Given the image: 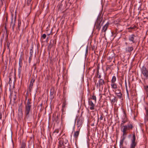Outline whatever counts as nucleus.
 <instances>
[{"label":"nucleus","mask_w":148,"mask_h":148,"mask_svg":"<svg viewBox=\"0 0 148 148\" xmlns=\"http://www.w3.org/2000/svg\"><path fill=\"white\" fill-rule=\"evenodd\" d=\"M27 96H26V99H27Z\"/></svg>","instance_id":"nucleus-64"},{"label":"nucleus","mask_w":148,"mask_h":148,"mask_svg":"<svg viewBox=\"0 0 148 148\" xmlns=\"http://www.w3.org/2000/svg\"><path fill=\"white\" fill-rule=\"evenodd\" d=\"M54 43V40H51L50 41V42L49 44V46L50 47H51L53 46Z\"/></svg>","instance_id":"nucleus-31"},{"label":"nucleus","mask_w":148,"mask_h":148,"mask_svg":"<svg viewBox=\"0 0 148 148\" xmlns=\"http://www.w3.org/2000/svg\"><path fill=\"white\" fill-rule=\"evenodd\" d=\"M2 117V115L1 112H0V119H1Z\"/></svg>","instance_id":"nucleus-57"},{"label":"nucleus","mask_w":148,"mask_h":148,"mask_svg":"<svg viewBox=\"0 0 148 148\" xmlns=\"http://www.w3.org/2000/svg\"><path fill=\"white\" fill-rule=\"evenodd\" d=\"M109 24V23H107L104 26H103L102 30V32H105L106 31L107 29Z\"/></svg>","instance_id":"nucleus-18"},{"label":"nucleus","mask_w":148,"mask_h":148,"mask_svg":"<svg viewBox=\"0 0 148 148\" xmlns=\"http://www.w3.org/2000/svg\"><path fill=\"white\" fill-rule=\"evenodd\" d=\"M75 123H76V120H75V121H74V126H73V130H74V129H75Z\"/></svg>","instance_id":"nucleus-50"},{"label":"nucleus","mask_w":148,"mask_h":148,"mask_svg":"<svg viewBox=\"0 0 148 148\" xmlns=\"http://www.w3.org/2000/svg\"><path fill=\"white\" fill-rule=\"evenodd\" d=\"M31 1H27V4L28 6H30V9H31L32 8V4H31Z\"/></svg>","instance_id":"nucleus-34"},{"label":"nucleus","mask_w":148,"mask_h":148,"mask_svg":"<svg viewBox=\"0 0 148 148\" xmlns=\"http://www.w3.org/2000/svg\"><path fill=\"white\" fill-rule=\"evenodd\" d=\"M125 86L126 89H126H127V85L126 80L125 81Z\"/></svg>","instance_id":"nucleus-53"},{"label":"nucleus","mask_w":148,"mask_h":148,"mask_svg":"<svg viewBox=\"0 0 148 148\" xmlns=\"http://www.w3.org/2000/svg\"><path fill=\"white\" fill-rule=\"evenodd\" d=\"M66 6V2H63L62 1L60 3H59L58 5V8L60 10H64Z\"/></svg>","instance_id":"nucleus-6"},{"label":"nucleus","mask_w":148,"mask_h":148,"mask_svg":"<svg viewBox=\"0 0 148 148\" xmlns=\"http://www.w3.org/2000/svg\"><path fill=\"white\" fill-rule=\"evenodd\" d=\"M91 99H93L95 100V102H96V97L95 96L93 95L91 98Z\"/></svg>","instance_id":"nucleus-37"},{"label":"nucleus","mask_w":148,"mask_h":148,"mask_svg":"<svg viewBox=\"0 0 148 148\" xmlns=\"http://www.w3.org/2000/svg\"><path fill=\"white\" fill-rule=\"evenodd\" d=\"M5 30L6 31V33H7V28H6V26H5Z\"/></svg>","instance_id":"nucleus-58"},{"label":"nucleus","mask_w":148,"mask_h":148,"mask_svg":"<svg viewBox=\"0 0 148 148\" xmlns=\"http://www.w3.org/2000/svg\"><path fill=\"white\" fill-rule=\"evenodd\" d=\"M22 103H21V105L20 106L19 109L18 110V115L19 116H22L23 115V113H22Z\"/></svg>","instance_id":"nucleus-15"},{"label":"nucleus","mask_w":148,"mask_h":148,"mask_svg":"<svg viewBox=\"0 0 148 148\" xmlns=\"http://www.w3.org/2000/svg\"><path fill=\"white\" fill-rule=\"evenodd\" d=\"M99 88H101L102 89L103 87V85L105 84V82L104 80L102 79H100L99 81Z\"/></svg>","instance_id":"nucleus-12"},{"label":"nucleus","mask_w":148,"mask_h":148,"mask_svg":"<svg viewBox=\"0 0 148 148\" xmlns=\"http://www.w3.org/2000/svg\"><path fill=\"white\" fill-rule=\"evenodd\" d=\"M115 94H116L117 96V97L119 99H121L122 98V94L121 92L120 93H115Z\"/></svg>","instance_id":"nucleus-26"},{"label":"nucleus","mask_w":148,"mask_h":148,"mask_svg":"<svg viewBox=\"0 0 148 148\" xmlns=\"http://www.w3.org/2000/svg\"><path fill=\"white\" fill-rule=\"evenodd\" d=\"M136 26H135V25H134V26L133 27H130L129 29H134L135 28H136Z\"/></svg>","instance_id":"nucleus-44"},{"label":"nucleus","mask_w":148,"mask_h":148,"mask_svg":"<svg viewBox=\"0 0 148 148\" xmlns=\"http://www.w3.org/2000/svg\"><path fill=\"white\" fill-rule=\"evenodd\" d=\"M141 72L146 79H148V70L146 68L143 66L141 69Z\"/></svg>","instance_id":"nucleus-3"},{"label":"nucleus","mask_w":148,"mask_h":148,"mask_svg":"<svg viewBox=\"0 0 148 148\" xmlns=\"http://www.w3.org/2000/svg\"><path fill=\"white\" fill-rule=\"evenodd\" d=\"M64 143V141L63 140H61L60 141H59V145L60 146V147H61V146L63 144V143Z\"/></svg>","instance_id":"nucleus-35"},{"label":"nucleus","mask_w":148,"mask_h":148,"mask_svg":"<svg viewBox=\"0 0 148 148\" xmlns=\"http://www.w3.org/2000/svg\"><path fill=\"white\" fill-rule=\"evenodd\" d=\"M1 2V4L0 5L1 7L3 5V3L4 2V0H0Z\"/></svg>","instance_id":"nucleus-42"},{"label":"nucleus","mask_w":148,"mask_h":148,"mask_svg":"<svg viewBox=\"0 0 148 148\" xmlns=\"http://www.w3.org/2000/svg\"><path fill=\"white\" fill-rule=\"evenodd\" d=\"M136 137L135 133H134L133 134L132 138L131 139V143L130 145V147H135L137 144V143L136 142Z\"/></svg>","instance_id":"nucleus-2"},{"label":"nucleus","mask_w":148,"mask_h":148,"mask_svg":"<svg viewBox=\"0 0 148 148\" xmlns=\"http://www.w3.org/2000/svg\"><path fill=\"white\" fill-rule=\"evenodd\" d=\"M13 98V102L14 103H15V100L16 99V95H13L12 94H11L10 96L9 97V98L10 99V104H11V101H12V98Z\"/></svg>","instance_id":"nucleus-11"},{"label":"nucleus","mask_w":148,"mask_h":148,"mask_svg":"<svg viewBox=\"0 0 148 148\" xmlns=\"http://www.w3.org/2000/svg\"><path fill=\"white\" fill-rule=\"evenodd\" d=\"M123 112L124 114V116L125 117L123 119V120L122 121V122L121 124V126L123 125L127 122L128 121V119L127 117L125 111L123 110Z\"/></svg>","instance_id":"nucleus-9"},{"label":"nucleus","mask_w":148,"mask_h":148,"mask_svg":"<svg viewBox=\"0 0 148 148\" xmlns=\"http://www.w3.org/2000/svg\"><path fill=\"white\" fill-rule=\"evenodd\" d=\"M111 86L112 88V89H115L117 88L116 84L115 83H111Z\"/></svg>","instance_id":"nucleus-23"},{"label":"nucleus","mask_w":148,"mask_h":148,"mask_svg":"<svg viewBox=\"0 0 148 148\" xmlns=\"http://www.w3.org/2000/svg\"><path fill=\"white\" fill-rule=\"evenodd\" d=\"M33 83H32L30 82V84H29V92H31L32 89V87L33 86Z\"/></svg>","instance_id":"nucleus-27"},{"label":"nucleus","mask_w":148,"mask_h":148,"mask_svg":"<svg viewBox=\"0 0 148 148\" xmlns=\"http://www.w3.org/2000/svg\"><path fill=\"white\" fill-rule=\"evenodd\" d=\"M145 109L146 110V113H147V114H148V110H147L146 107H145Z\"/></svg>","instance_id":"nucleus-55"},{"label":"nucleus","mask_w":148,"mask_h":148,"mask_svg":"<svg viewBox=\"0 0 148 148\" xmlns=\"http://www.w3.org/2000/svg\"><path fill=\"white\" fill-rule=\"evenodd\" d=\"M35 81V79L33 78L31 80L30 82L33 83Z\"/></svg>","instance_id":"nucleus-43"},{"label":"nucleus","mask_w":148,"mask_h":148,"mask_svg":"<svg viewBox=\"0 0 148 148\" xmlns=\"http://www.w3.org/2000/svg\"><path fill=\"white\" fill-rule=\"evenodd\" d=\"M33 53V51L31 49L30 51V56L29 57H32V54Z\"/></svg>","instance_id":"nucleus-38"},{"label":"nucleus","mask_w":148,"mask_h":148,"mask_svg":"<svg viewBox=\"0 0 148 148\" xmlns=\"http://www.w3.org/2000/svg\"><path fill=\"white\" fill-rule=\"evenodd\" d=\"M73 2V0H69V3L70 5H71Z\"/></svg>","instance_id":"nucleus-41"},{"label":"nucleus","mask_w":148,"mask_h":148,"mask_svg":"<svg viewBox=\"0 0 148 148\" xmlns=\"http://www.w3.org/2000/svg\"><path fill=\"white\" fill-rule=\"evenodd\" d=\"M83 121L84 119L81 117H79L77 119L76 125L77 129H80L81 127L82 126Z\"/></svg>","instance_id":"nucleus-4"},{"label":"nucleus","mask_w":148,"mask_h":148,"mask_svg":"<svg viewBox=\"0 0 148 148\" xmlns=\"http://www.w3.org/2000/svg\"><path fill=\"white\" fill-rule=\"evenodd\" d=\"M21 69H18V76L19 78H20Z\"/></svg>","instance_id":"nucleus-33"},{"label":"nucleus","mask_w":148,"mask_h":148,"mask_svg":"<svg viewBox=\"0 0 148 148\" xmlns=\"http://www.w3.org/2000/svg\"><path fill=\"white\" fill-rule=\"evenodd\" d=\"M60 116L58 115V113L57 114L56 112L55 114H54L53 115L52 120L53 121H55L56 123H58L59 122V119Z\"/></svg>","instance_id":"nucleus-8"},{"label":"nucleus","mask_w":148,"mask_h":148,"mask_svg":"<svg viewBox=\"0 0 148 148\" xmlns=\"http://www.w3.org/2000/svg\"><path fill=\"white\" fill-rule=\"evenodd\" d=\"M32 57H29V63H30V62H31V61L32 59Z\"/></svg>","instance_id":"nucleus-51"},{"label":"nucleus","mask_w":148,"mask_h":148,"mask_svg":"<svg viewBox=\"0 0 148 148\" xmlns=\"http://www.w3.org/2000/svg\"><path fill=\"white\" fill-rule=\"evenodd\" d=\"M7 17L6 18V20L7 21Z\"/></svg>","instance_id":"nucleus-62"},{"label":"nucleus","mask_w":148,"mask_h":148,"mask_svg":"<svg viewBox=\"0 0 148 148\" xmlns=\"http://www.w3.org/2000/svg\"><path fill=\"white\" fill-rule=\"evenodd\" d=\"M31 103L29 99H28L25 108V118L26 119H28L29 118L30 113L31 112Z\"/></svg>","instance_id":"nucleus-1"},{"label":"nucleus","mask_w":148,"mask_h":148,"mask_svg":"<svg viewBox=\"0 0 148 148\" xmlns=\"http://www.w3.org/2000/svg\"><path fill=\"white\" fill-rule=\"evenodd\" d=\"M46 35L45 34H44L42 35V37L44 38L45 39L46 37Z\"/></svg>","instance_id":"nucleus-46"},{"label":"nucleus","mask_w":148,"mask_h":148,"mask_svg":"<svg viewBox=\"0 0 148 148\" xmlns=\"http://www.w3.org/2000/svg\"><path fill=\"white\" fill-rule=\"evenodd\" d=\"M116 80V78L115 76H114L112 77V79L111 81V83H115Z\"/></svg>","instance_id":"nucleus-25"},{"label":"nucleus","mask_w":148,"mask_h":148,"mask_svg":"<svg viewBox=\"0 0 148 148\" xmlns=\"http://www.w3.org/2000/svg\"><path fill=\"white\" fill-rule=\"evenodd\" d=\"M26 144L24 142H23L21 144L20 148H25Z\"/></svg>","instance_id":"nucleus-32"},{"label":"nucleus","mask_w":148,"mask_h":148,"mask_svg":"<svg viewBox=\"0 0 148 148\" xmlns=\"http://www.w3.org/2000/svg\"><path fill=\"white\" fill-rule=\"evenodd\" d=\"M21 25V21L19 20H18V29L20 30V27Z\"/></svg>","instance_id":"nucleus-28"},{"label":"nucleus","mask_w":148,"mask_h":148,"mask_svg":"<svg viewBox=\"0 0 148 148\" xmlns=\"http://www.w3.org/2000/svg\"><path fill=\"white\" fill-rule=\"evenodd\" d=\"M113 96L114 97L113 99H110L111 103L113 104L115 102H116L117 101L118 99H116V97L113 95Z\"/></svg>","instance_id":"nucleus-17"},{"label":"nucleus","mask_w":148,"mask_h":148,"mask_svg":"<svg viewBox=\"0 0 148 148\" xmlns=\"http://www.w3.org/2000/svg\"><path fill=\"white\" fill-rule=\"evenodd\" d=\"M16 20V18H15V19H14V21H13V17H12V18L11 19V22L10 23V26L11 27L12 25L14 24H15V21Z\"/></svg>","instance_id":"nucleus-24"},{"label":"nucleus","mask_w":148,"mask_h":148,"mask_svg":"<svg viewBox=\"0 0 148 148\" xmlns=\"http://www.w3.org/2000/svg\"><path fill=\"white\" fill-rule=\"evenodd\" d=\"M100 120H102L103 119V117L102 115H101L100 117Z\"/></svg>","instance_id":"nucleus-56"},{"label":"nucleus","mask_w":148,"mask_h":148,"mask_svg":"<svg viewBox=\"0 0 148 148\" xmlns=\"http://www.w3.org/2000/svg\"><path fill=\"white\" fill-rule=\"evenodd\" d=\"M125 86L126 89H126H127V85L126 80L125 81Z\"/></svg>","instance_id":"nucleus-52"},{"label":"nucleus","mask_w":148,"mask_h":148,"mask_svg":"<svg viewBox=\"0 0 148 148\" xmlns=\"http://www.w3.org/2000/svg\"><path fill=\"white\" fill-rule=\"evenodd\" d=\"M127 126L128 129L129 130H131L133 129V126L132 123H130L129 122L128 123L127 125H125Z\"/></svg>","instance_id":"nucleus-16"},{"label":"nucleus","mask_w":148,"mask_h":148,"mask_svg":"<svg viewBox=\"0 0 148 148\" xmlns=\"http://www.w3.org/2000/svg\"><path fill=\"white\" fill-rule=\"evenodd\" d=\"M102 20V17H100V16H98L96 23L101 24Z\"/></svg>","instance_id":"nucleus-19"},{"label":"nucleus","mask_w":148,"mask_h":148,"mask_svg":"<svg viewBox=\"0 0 148 148\" xmlns=\"http://www.w3.org/2000/svg\"><path fill=\"white\" fill-rule=\"evenodd\" d=\"M36 63L35 64H34L33 66V68H34V70H35L36 69Z\"/></svg>","instance_id":"nucleus-40"},{"label":"nucleus","mask_w":148,"mask_h":148,"mask_svg":"<svg viewBox=\"0 0 148 148\" xmlns=\"http://www.w3.org/2000/svg\"><path fill=\"white\" fill-rule=\"evenodd\" d=\"M97 75L99 76L98 78H100L101 77V75H99V68L98 67L97 68Z\"/></svg>","instance_id":"nucleus-39"},{"label":"nucleus","mask_w":148,"mask_h":148,"mask_svg":"<svg viewBox=\"0 0 148 148\" xmlns=\"http://www.w3.org/2000/svg\"><path fill=\"white\" fill-rule=\"evenodd\" d=\"M121 130L123 132V136H124L126 135L127 134V130H129L128 129L127 127V126L125 125H121Z\"/></svg>","instance_id":"nucleus-5"},{"label":"nucleus","mask_w":148,"mask_h":148,"mask_svg":"<svg viewBox=\"0 0 148 148\" xmlns=\"http://www.w3.org/2000/svg\"><path fill=\"white\" fill-rule=\"evenodd\" d=\"M147 69L148 70V64H147Z\"/></svg>","instance_id":"nucleus-60"},{"label":"nucleus","mask_w":148,"mask_h":148,"mask_svg":"<svg viewBox=\"0 0 148 148\" xmlns=\"http://www.w3.org/2000/svg\"><path fill=\"white\" fill-rule=\"evenodd\" d=\"M32 0H27V1H31Z\"/></svg>","instance_id":"nucleus-61"},{"label":"nucleus","mask_w":148,"mask_h":148,"mask_svg":"<svg viewBox=\"0 0 148 148\" xmlns=\"http://www.w3.org/2000/svg\"><path fill=\"white\" fill-rule=\"evenodd\" d=\"M134 49V48L133 47H128L126 49V51L128 52H130L132 51Z\"/></svg>","instance_id":"nucleus-21"},{"label":"nucleus","mask_w":148,"mask_h":148,"mask_svg":"<svg viewBox=\"0 0 148 148\" xmlns=\"http://www.w3.org/2000/svg\"><path fill=\"white\" fill-rule=\"evenodd\" d=\"M95 26L96 27V29H98V31H99L100 30L101 27V24L95 23Z\"/></svg>","instance_id":"nucleus-22"},{"label":"nucleus","mask_w":148,"mask_h":148,"mask_svg":"<svg viewBox=\"0 0 148 148\" xmlns=\"http://www.w3.org/2000/svg\"><path fill=\"white\" fill-rule=\"evenodd\" d=\"M126 92H127V97H129V94L128 90L127 89H126Z\"/></svg>","instance_id":"nucleus-45"},{"label":"nucleus","mask_w":148,"mask_h":148,"mask_svg":"<svg viewBox=\"0 0 148 148\" xmlns=\"http://www.w3.org/2000/svg\"><path fill=\"white\" fill-rule=\"evenodd\" d=\"M23 53L21 52V55L20 56V58L19 59V67H18V69H21V67L22 66V60L23 58Z\"/></svg>","instance_id":"nucleus-10"},{"label":"nucleus","mask_w":148,"mask_h":148,"mask_svg":"<svg viewBox=\"0 0 148 148\" xmlns=\"http://www.w3.org/2000/svg\"><path fill=\"white\" fill-rule=\"evenodd\" d=\"M144 88L145 91L146 93L148 94V85L144 86Z\"/></svg>","instance_id":"nucleus-30"},{"label":"nucleus","mask_w":148,"mask_h":148,"mask_svg":"<svg viewBox=\"0 0 148 148\" xmlns=\"http://www.w3.org/2000/svg\"><path fill=\"white\" fill-rule=\"evenodd\" d=\"M130 148H135V147H130Z\"/></svg>","instance_id":"nucleus-59"},{"label":"nucleus","mask_w":148,"mask_h":148,"mask_svg":"<svg viewBox=\"0 0 148 148\" xmlns=\"http://www.w3.org/2000/svg\"><path fill=\"white\" fill-rule=\"evenodd\" d=\"M80 128L77 129V131L75 132L74 136L76 139H77L79 134Z\"/></svg>","instance_id":"nucleus-14"},{"label":"nucleus","mask_w":148,"mask_h":148,"mask_svg":"<svg viewBox=\"0 0 148 148\" xmlns=\"http://www.w3.org/2000/svg\"><path fill=\"white\" fill-rule=\"evenodd\" d=\"M58 132H59V130H55V131L53 132L54 133H58Z\"/></svg>","instance_id":"nucleus-48"},{"label":"nucleus","mask_w":148,"mask_h":148,"mask_svg":"<svg viewBox=\"0 0 148 148\" xmlns=\"http://www.w3.org/2000/svg\"><path fill=\"white\" fill-rule=\"evenodd\" d=\"M15 24H14L13 25H12V31H14V27H15Z\"/></svg>","instance_id":"nucleus-47"},{"label":"nucleus","mask_w":148,"mask_h":148,"mask_svg":"<svg viewBox=\"0 0 148 148\" xmlns=\"http://www.w3.org/2000/svg\"><path fill=\"white\" fill-rule=\"evenodd\" d=\"M9 45H10V44H9L8 42V43L7 44V47L8 48V49H9Z\"/></svg>","instance_id":"nucleus-54"},{"label":"nucleus","mask_w":148,"mask_h":148,"mask_svg":"<svg viewBox=\"0 0 148 148\" xmlns=\"http://www.w3.org/2000/svg\"><path fill=\"white\" fill-rule=\"evenodd\" d=\"M136 36L134 34H132L128 37V40L132 42L133 43H135L136 42Z\"/></svg>","instance_id":"nucleus-7"},{"label":"nucleus","mask_w":148,"mask_h":148,"mask_svg":"<svg viewBox=\"0 0 148 148\" xmlns=\"http://www.w3.org/2000/svg\"><path fill=\"white\" fill-rule=\"evenodd\" d=\"M50 95L52 96L54 93L53 89H51L50 90Z\"/></svg>","instance_id":"nucleus-36"},{"label":"nucleus","mask_w":148,"mask_h":148,"mask_svg":"<svg viewBox=\"0 0 148 148\" xmlns=\"http://www.w3.org/2000/svg\"><path fill=\"white\" fill-rule=\"evenodd\" d=\"M88 102L89 105L90 106V109L91 110H94L95 105L92 101L90 99H89Z\"/></svg>","instance_id":"nucleus-13"},{"label":"nucleus","mask_w":148,"mask_h":148,"mask_svg":"<svg viewBox=\"0 0 148 148\" xmlns=\"http://www.w3.org/2000/svg\"><path fill=\"white\" fill-rule=\"evenodd\" d=\"M68 142L67 140H65V142H64V143H63V144L61 146V147L62 148H64L66 146V145H67V143Z\"/></svg>","instance_id":"nucleus-29"},{"label":"nucleus","mask_w":148,"mask_h":148,"mask_svg":"<svg viewBox=\"0 0 148 148\" xmlns=\"http://www.w3.org/2000/svg\"><path fill=\"white\" fill-rule=\"evenodd\" d=\"M9 79H10V80H11V78H9Z\"/></svg>","instance_id":"nucleus-63"},{"label":"nucleus","mask_w":148,"mask_h":148,"mask_svg":"<svg viewBox=\"0 0 148 148\" xmlns=\"http://www.w3.org/2000/svg\"><path fill=\"white\" fill-rule=\"evenodd\" d=\"M125 139V138H123V139L121 140L120 142V148H126L123 147V144L124 141V140Z\"/></svg>","instance_id":"nucleus-20"},{"label":"nucleus","mask_w":148,"mask_h":148,"mask_svg":"<svg viewBox=\"0 0 148 148\" xmlns=\"http://www.w3.org/2000/svg\"><path fill=\"white\" fill-rule=\"evenodd\" d=\"M116 92H115V93H120L121 92V90L119 89L116 90Z\"/></svg>","instance_id":"nucleus-49"}]
</instances>
